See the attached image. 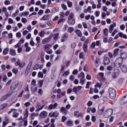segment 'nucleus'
Masks as SVG:
<instances>
[{
	"mask_svg": "<svg viewBox=\"0 0 127 127\" xmlns=\"http://www.w3.org/2000/svg\"><path fill=\"white\" fill-rule=\"evenodd\" d=\"M74 29L72 27H69L68 29H67V32L69 33H72Z\"/></svg>",
	"mask_w": 127,
	"mask_h": 127,
	"instance_id": "nucleus-50",
	"label": "nucleus"
},
{
	"mask_svg": "<svg viewBox=\"0 0 127 127\" xmlns=\"http://www.w3.org/2000/svg\"><path fill=\"white\" fill-rule=\"evenodd\" d=\"M52 38V36L48 37L46 38H45V39L42 40V43L43 44H45L48 43L49 42H50V41H51Z\"/></svg>",
	"mask_w": 127,
	"mask_h": 127,
	"instance_id": "nucleus-17",
	"label": "nucleus"
},
{
	"mask_svg": "<svg viewBox=\"0 0 127 127\" xmlns=\"http://www.w3.org/2000/svg\"><path fill=\"white\" fill-rule=\"evenodd\" d=\"M105 111V107H103L101 109L98 110L97 114L99 116L103 115L104 112Z\"/></svg>",
	"mask_w": 127,
	"mask_h": 127,
	"instance_id": "nucleus-26",
	"label": "nucleus"
},
{
	"mask_svg": "<svg viewBox=\"0 0 127 127\" xmlns=\"http://www.w3.org/2000/svg\"><path fill=\"white\" fill-rule=\"evenodd\" d=\"M73 16H74V14H73V13L72 12L70 13L68 16V20L73 19Z\"/></svg>",
	"mask_w": 127,
	"mask_h": 127,
	"instance_id": "nucleus-47",
	"label": "nucleus"
},
{
	"mask_svg": "<svg viewBox=\"0 0 127 127\" xmlns=\"http://www.w3.org/2000/svg\"><path fill=\"white\" fill-rule=\"evenodd\" d=\"M75 23V20L74 19H72L68 20V24L70 25H73Z\"/></svg>",
	"mask_w": 127,
	"mask_h": 127,
	"instance_id": "nucleus-37",
	"label": "nucleus"
},
{
	"mask_svg": "<svg viewBox=\"0 0 127 127\" xmlns=\"http://www.w3.org/2000/svg\"><path fill=\"white\" fill-rule=\"evenodd\" d=\"M11 94H9V93H7V94H6L5 95H3V96H2V97H1V101H5L6 99H7L9 96H11Z\"/></svg>",
	"mask_w": 127,
	"mask_h": 127,
	"instance_id": "nucleus-25",
	"label": "nucleus"
},
{
	"mask_svg": "<svg viewBox=\"0 0 127 127\" xmlns=\"http://www.w3.org/2000/svg\"><path fill=\"white\" fill-rule=\"evenodd\" d=\"M19 82L17 81L12 82L11 84L10 89L12 90H16L18 86Z\"/></svg>",
	"mask_w": 127,
	"mask_h": 127,
	"instance_id": "nucleus-6",
	"label": "nucleus"
},
{
	"mask_svg": "<svg viewBox=\"0 0 127 127\" xmlns=\"http://www.w3.org/2000/svg\"><path fill=\"white\" fill-rule=\"evenodd\" d=\"M120 73V70L119 69L116 68L114 69V73L112 74V77L113 78H116L118 76H119Z\"/></svg>",
	"mask_w": 127,
	"mask_h": 127,
	"instance_id": "nucleus-10",
	"label": "nucleus"
},
{
	"mask_svg": "<svg viewBox=\"0 0 127 127\" xmlns=\"http://www.w3.org/2000/svg\"><path fill=\"white\" fill-rule=\"evenodd\" d=\"M124 62V60L123 59L121 58H118L117 59L114 63L115 66L116 67V68H119V67L122 66V64H123Z\"/></svg>",
	"mask_w": 127,
	"mask_h": 127,
	"instance_id": "nucleus-2",
	"label": "nucleus"
},
{
	"mask_svg": "<svg viewBox=\"0 0 127 127\" xmlns=\"http://www.w3.org/2000/svg\"><path fill=\"white\" fill-rule=\"evenodd\" d=\"M52 45L51 44H47L44 46V48L45 49V51L46 52L47 54L51 55L53 53V51L51 48Z\"/></svg>",
	"mask_w": 127,
	"mask_h": 127,
	"instance_id": "nucleus-3",
	"label": "nucleus"
},
{
	"mask_svg": "<svg viewBox=\"0 0 127 127\" xmlns=\"http://www.w3.org/2000/svg\"><path fill=\"white\" fill-rule=\"evenodd\" d=\"M59 37V33L55 34V35H54V40H58Z\"/></svg>",
	"mask_w": 127,
	"mask_h": 127,
	"instance_id": "nucleus-58",
	"label": "nucleus"
},
{
	"mask_svg": "<svg viewBox=\"0 0 127 127\" xmlns=\"http://www.w3.org/2000/svg\"><path fill=\"white\" fill-rule=\"evenodd\" d=\"M36 41L37 42V44H36V45L37 47H39V43H40V42H41V38L39 36L36 37Z\"/></svg>",
	"mask_w": 127,
	"mask_h": 127,
	"instance_id": "nucleus-35",
	"label": "nucleus"
},
{
	"mask_svg": "<svg viewBox=\"0 0 127 127\" xmlns=\"http://www.w3.org/2000/svg\"><path fill=\"white\" fill-rule=\"evenodd\" d=\"M111 61L110 59L107 57V55H105L103 61V64L104 65H108L110 63Z\"/></svg>",
	"mask_w": 127,
	"mask_h": 127,
	"instance_id": "nucleus-7",
	"label": "nucleus"
},
{
	"mask_svg": "<svg viewBox=\"0 0 127 127\" xmlns=\"http://www.w3.org/2000/svg\"><path fill=\"white\" fill-rule=\"evenodd\" d=\"M23 114H24V116H25L24 118L27 119L28 118V110L27 109H26V111H24L23 112Z\"/></svg>",
	"mask_w": 127,
	"mask_h": 127,
	"instance_id": "nucleus-46",
	"label": "nucleus"
},
{
	"mask_svg": "<svg viewBox=\"0 0 127 127\" xmlns=\"http://www.w3.org/2000/svg\"><path fill=\"white\" fill-rule=\"evenodd\" d=\"M82 48L85 53H87L88 52V45L83 44Z\"/></svg>",
	"mask_w": 127,
	"mask_h": 127,
	"instance_id": "nucleus-33",
	"label": "nucleus"
},
{
	"mask_svg": "<svg viewBox=\"0 0 127 127\" xmlns=\"http://www.w3.org/2000/svg\"><path fill=\"white\" fill-rule=\"evenodd\" d=\"M18 115H19V113L18 112H17V110L14 109V110L13 111V115H12L13 118H16L18 117Z\"/></svg>",
	"mask_w": 127,
	"mask_h": 127,
	"instance_id": "nucleus-23",
	"label": "nucleus"
},
{
	"mask_svg": "<svg viewBox=\"0 0 127 127\" xmlns=\"http://www.w3.org/2000/svg\"><path fill=\"white\" fill-rule=\"evenodd\" d=\"M75 33L77 36L79 37H81L82 36V33L80 30H77L75 31Z\"/></svg>",
	"mask_w": 127,
	"mask_h": 127,
	"instance_id": "nucleus-34",
	"label": "nucleus"
},
{
	"mask_svg": "<svg viewBox=\"0 0 127 127\" xmlns=\"http://www.w3.org/2000/svg\"><path fill=\"white\" fill-rule=\"evenodd\" d=\"M109 97L111 99H114L117 96V91L113 88H109L108 90Z\"/></svg>",
	"mask_w": 127,
	"mask_h": 127,
	"instance_id": "nucleus-1",
	"label": "nucleus"
},
{
	"mask_svg": "<svg viewBox=\"0 0 127 127\" xmlns=\"http://www.w3.org/2000/svg\"><path fill=\"white\" fill-rule=\"evenodd\" d=\"M46 34V32H45L44 30H42L39 32L38 35L41 37L43 38L45 36Z\"/></svg>",
	"mask_w": 127,
	"mask_h": 127,
	"instance_id": "nucleus-31",
	"label": "nucleus"
},
{
	"mask_svg": "<svg viewBox=\"0 0 127 127\" xmlns=\"http://www.w3.org/2000/svg\"><path fill=\"white\" fill-rule=\"evenodd\" d=\"M121 68L122 71H123V72L124 73L127 72V67L124 64L121 66Z\"/></svg>",
	"mask_w": 127,
	"mask_h": 127,
	"instance_id": "nucleus-29",
	"label": "nucleus"
},
{
	"mask_svg": "<svg viewBox=\"0 0 127 127\" xmlns=\"http://www.w3.org/2000/svg\"><path fill=\"white\" fill-rule=\"evenodd\" d=\"M56 54L57 55H61L62 53V51L60 49L57 50L55 52Z\"/></svg>",
	"mask_w": 127,
	"mask_h": 127,
	"instance_id": "nucleus-61",
	"label": "nucleus"
},
{
	"mask_svg": "<svg viewBox=\"0 0 127 127\" xmlns=\"http://www.w3.org/2000/svg\"><path fill=\"white\" fill-rule=\"evenodd\" d=\"M12 72L15 74V75H17L18 72V69L17 68H13L12 69Z\"/></svg>",
	"mask_w": 127,
	"mask_h": 127,
	"instance_id": "nucleus-42",
	"label": "nucleus"
},
{
	"mask_svg": "<svg viewBox=\"0 0 127 127\" xmlns=\"http://www.w3.org/2000/svg\"><path fill=\"white\" fill-rule=\"evenodd\" d=\"M30 96V94L29 93H28V94H25V95H24V98H25V99L27 100V99H29Z\"/></svg>",
	"mask_w": 127,
	"mask_h": 127,
	"instance_id": "nucleus-64",
	"label": "nucleus"
},
{
	"mask_svg": "<svg viewBox=\"0 0 127 127\" xmlns=\"http://www.w3.org/2000/svg\"><path fill=\"white\" fill-rule=\"evenodd\" d=\"M73 123L72 122V121H71V120H68V121H67L66 123V126L67 127H71L73 126Z\"/></svg>",
	"mask_w": 127,
	"mask_h": 127,
	"instance_id": "nucleus-38",
	"label": "nucleus"
},
{
	"mask_svg": "<svg viewBox=\"0 0 127 127\" xmlns=\"http://www.w3.org/2000/svg\"><path fill=\"white\" fill-rule=\"evenodd\" d=\"M113 111L112 109H109L106 111V113L107 114V117L111 116L113 114Z\"/></svg>",
	"mask_w": 127,
	"mask_h": 127,
	"instance_id": "nucleus-27",
	"label": "nucleus"
},
{
	"mask_svg": "<svg viewBox=\"0 0 127 127\" xmlns=\"http://www.w3.org/2000/svg\"><path fill=\"white\" fill-rule=\"evenodd\" d=\"M91 9H92L91 6H88V7H87V9H84V12L86 13L88 12H89V11H91Z\"/></svg>",
	"mask_w": 127,
	"mask_h": 127,
	"instance_id": "nucleus-44",
	"label": "nucleus"
},
{
	"mask_svg": "<svg viewBox=\"0 0 127 127\" xmlns=\"http://www.w3.org/2000/svg\"><path fill=\"white\" fill-rule=\"evenodd\" d=\"M119 48L115 49L114 52V55H113V56L114 58L117 57L118 55H119Z\"/></svg>",
	"mask_w": 127,
	"mask_h": 127,
	"instance_id": "nucleus-32",
	"label": "nucleus"
},
{
	"mask_svg": "<svg viewBox=\"0 0 127 127\" xmlns=\"http://www.w3.org/2000/svg\"><path fill=\"white\" fill-rule=\"evenodd\" d=\"M57 92V93H58V94L57 95V98L58 99H60L64 97V96H65V94L66 93V91H62V90L60 88L58 89Z\"/></svg>",
	"mask_w": 127,
	"mask_h": 127,
	"instance_id": "nucleus-5",
	"label": "nucleus"
},
{
	"mask_svg": "<svg viewBox=\"0 0 127 127\" xmlns=\"http://www.w3.org/2000/svg\"><path fill=\"white\" fill-rule=\"evenodd\" d=\"M50 18V15H44L42 18H40V20L42 21V20H49Z\"/></svg>",
	"mask_w": 127,
	"mask_h": 127,
	"instance_id": "nucleus-22",
	"label": "nucleus"
},
{
	"mask_svg": "<svg viewBox=\"0 0 127 127\" xmlns=\"http://www.w3.org/2000/svg\"><path fill=\"white\" fill-rule=\"evenodd\" d=\"M59 115V114L58 113V112H53V113H49V116H50V117L51 118H58Z\"/></svg>",
	"mask_w": 127,
	"mask_h": 127,
	"instance_id": "nucleus-19",
	"label": "nucleus"
},
{
	"mask_svg": "<svg viewBox=\"0 0 127 127\" xmlns=\"http://www.w3.org/2000/svg\"><path fill=\"white\" fill-rule=\"evenodd\" d=\"M20 68H23V67H24L25 66V62H22L20 63L19 65Z\"/></svg>",
	"mask_w": 127,
	"mask_h": 127,
	"instance_id": "nucleus-48",
	"label": "nucleus"
},
{
	"mask_svg": "<svg viewBox=\"0 0 127 127\" xmlns=\"http://www.w3.org/2000/svg\"><path fill=\"white\" fill-rule=\"evenodd\" d=\"M108 36H103V42L104 43H111L112 40H108Z\"/></svg>",
	"mask_w": 127,
	"mask_h": 127,
	"instance_id": "nucleus-30",
	"label": "nucleus"
},
{
	"mask_svg": "<svg viewBox=\"0 0 127 127\" xmlns=\"http://www.w3.org/2000/svg\"><path fill=\"white\" fill-rule=\"evenodd\" d=\"M118 33V29H115L113 32H112V36H114L116 34Z\"/></svg>",
	"mask_w": 127,
	"mask_h": 127,
	"instance_id": "nucleus-63",
	"label": "nucleus"
},
{
	"mask_svg": "<svg viewBox=\"0 0 127 127\" xmlns=\"http://www.w3.org/2000/svg\"><path fill=\"white\" fill-rule=\"evenodd\" d=\"M15 22L13 21L12 18H9L8 19V24H12V23H15Z\"/></svg>",
	"mask_w": 127,
	"mask_h": 127,
	"instance_id": "nucleus-49",
	"label": "nucleus"
},
{
	"mask_svg": "<svg viewBox=\"0 0 127 127\" xmlns=\"http://www.w3.org/2000/svg\"><path fill=\"white\" fill-rule=\"evenodd\" d=\"M102 86V82H100V83H99V82H97L95 85V87H101Z\"/></svg>",
	"mask_w": 127,
	"mask_h": 127,
	"instance_id": "nucleus-53",
	"label": "nucleus"
},
{
	"mask_svg": "<svg viewBox=\"0 0 127 127\" xmlns=\"http://www.w3.org/2000/svg\"><path fill=\"white\" fill-rule=\"evenodd\" d=\"M69 73H70V72L69 70L66 71L63 74V76L65 77L68 75H69Z\"/></svg>",
	"mask_w": 127,
	"mask_h": 127,
	"instance_id": "nucleus-45",
	"label": "nucleus"
},
{
	"mask_svg": "<svg viewBox=\"0 0 127 127\" xmlns=\"http://www.w3.org/2000/svg\"><path fill=\"white\" fill-rule=\"evenodd\" d=\"M30 44L32 47H34L35 43H34V42L33 41V38H32L30 40Z\"/></svg>",
	"mask_w": 127,
	"mask_h": 127,
	"instance_id": "nucleus-51",
	"label": "nucleus"
},
{
	"mask_svg": "<svg viewBox=\"0 0 127 127\" xmlns=\"http://www.w3.org/2000/svg\"><path fill=\"white\" fill-rule=\"evenodd\" d=\"M77 77L80 79H84L85 73L84 72H81L80 74H78Z\"/></svg>",
	"mask_w": 127,
	"mask_h": 127,
	"instance_id": "nucleus-36",
	"label": "nucleus"
},
{
	"mask_svg": "<svg viewBox=\"0 0 127 127\" xmlns=\"http://www.w3.org/2000/svg\"><path fill=\"white\" fill-rule=\"evenodd\" d=\"M38 93L40 95V96H42L44 94V91L42 89H40L38 90Z\"/></svg>",
	"mask_w": 127,
	"mask_h": 127,
	"instance_id": "nucleus-59",
	"label": "nucleus"
},
{
	"mask_svg": "<svg viewBox=\"0 0 127 127\" xmlns=\"http://www.w3.org/2000/svg\"><path fill=\"white\" fill-rule=\"evenodd\" d=\"M127 103V95L124 96L122 98L120 104L121 105H124Z\"/></svg>",
	"mask_w": 127,
	"mask_h": 127,
	"instance_id": "nucleus-9",
	"label": "nucleus"
},
{
	"mask_svg": "<svg viewBox=\"0 0 127 127\" xmlns=\"http://www.w3.org/2000/svg\"><path fill=\"white\" fill-rule=\"evenodd\" d=\"M29 14V11H24L23 12H22V14H21L20 13L19 14V16H27Z\"/></svg>",
	"mask_w": 127,
	"mask_h": 127,
	"instance_id": "nucleus-39",
	"label": "nucleus"
},
{
	"mask_svg": "<svg viewBox=\"0 0 127 127\" xmlns=\"http://www.w3.org/2000/svg\"><path fill=\"white\" fill-rule=\"evenodd\" d=\"M43 66H44V65L42 64H36L34 66L33 69L34 70H38V69L42 70L43 68Z\"/></svg>",
	"mask_w": 127,
	"mask_h": 127,
	"instance_id": "nucleus-15",
	"label": "nucleus"
},
{
	"mask_svg": "<svg viewBox=\"0 0 127 127\" xmlns=\"http://www.w3.org/2000/svg\"><path fill=\"white\" fill-rule=\"evenodd\" d=\"M19 9H16L15 10V11L14 13H13V14L12 15V17H16V16L18 15V13H19Z\"/></svg>",
	"mask_w": 127,
	"mask_h": 127,
	"instance_id": "nucleus-40",
	"label": "nucleus"
},
{
	"mask_svg": "<svg viewBox=\"0 0 127 127\" xmlns=\"http://www.w3.org/2000/svg\"><path fill=\"white\" fill-rule=\"evenodd\" d=\"M8 51H9L8 48H5L4 50L3 51L2 54L3 55H6L8 53Z\"/></svg>",
	"mask_w": 127,
	"mask_h": 127,
	"instance_id": "nucleus-43",
	"label": "nucleus"
},
{
	"mask_svg": "<svg viewBox=\"0 0 127 127\" xmlns=\"http://www.w3.org/2000/svg\"><path fill=\"white\" fill-rule=\"evenodd\" d=\"M104 36H108L109 31L107 28H105L103 30Z\"/></svg>",
	"mask_w": 127,
	"mask_h": 127,
	"instance_id": "nucleus-41",
	"label": "nucleus"
},
{
	"mask_svg": "<svg viewBox=\"0 0 127 127\" xmlns=\"http://www.w3.org/2000/svg\"><path fill=\"white\" fill-rule=\"evenodd\" d=\"M20 64V61L19 60H17L15 62V66H19Z\"/></svg>",
	"mask_w": 127,
	"mask_h": 127,
	"instance_id": "nucleus-56",
	"label": "nucleus"
},
{
	"mask_svg": "<svg viewBox=\"0 0 127 127\" xmlns=\"http://www.w3.org/2000/svg\"><path fill=\"white\" fill-rule=\"evenodd\" d=\"M60 112L64 115H66L69 113V111L67 110L64 107H62Z\"/></svg>",
	"mask_w": 127,
	"mask_h": 127,
	"instance_id": "nucleus-14",
	"label": "nucleus"
},
{
	"mask_svg": "<svg viewBox=\"0 0 127 127\" xmlns=\"http://www.w3.org/2000/svg\"><path fill=\"white\" fill-rule=\"evenodd\" d=\"M79 59H84V54L83 52H81L79 54Z\"/></svg>",
	"mask_w": 127,
	"mask_h": 127,
	"instance_id": "nucleus-55",
	"label": "nucleus"
},
{
	"mask_svg": "<svg viewBox=\"0 0 127 127\" xmlns=\"http://www.w3.org/2000/svg\"><path fill=\"white\" fill-rule=\"evenodd\" d=\"M74 116L76 118H83L84 114L82 112H79V111H74Z\"/></svg>",
	"mask_w": 127,
	"mask_h": 127,
	"instance_id": "nucleus-8",
	"label": "nucleus"
},
{
	"mask_svg": "<svg viewBox=\"0 0 127 127\" xmlns=\"http://www.w3.org/2000/svg\"><path fill=\"white\" fill-rule=\"evenodd\" d=\"M82 89V86H75L73 88V92H74L76 94H78V92L80 91Z\"/></svg>",
	"mask_w": 127,
	"mask_h": 127,
	"instance_id": "nucleus-13",
	"label": "nucleus"
},
{
	"mask_svg": "<svg viewBox=\"0 0 127 127\" xmlns=\"http://www.w3.org/2000/svg\"><path fill=\"white\" fill-rule=\"evenodd\" d=\"M58 106V104L57 103H55L54 105L50 104L48 107V110H52L53 109H55Z\"/></svg>",
	"mask_w": 127,
	"mask_h": 127,
	"instance_id": "nucleus-18",
	"label": "nucleus"
},
{
	"mask_svg": "<svg viewBox=\"0 0 127 127\" xmlns=\"http://www.w3.org/2000/svg\"><path fill=\"white\" fill-rule=\"evenodd\" d=\"M32 64H33V62L32 61H31L29 62V64H28V65L26 68V70L25 72V76H28V74H29V73L30 72V71L31 69V66H32Z\"/></svg>",
	"mask_w": 127,
	"mask_h": 127,
	"instance_id": "nucleus-4",
	"label": "nucleus"
},
{
	"mask_svg": "<svg viewBox=\"0 0 127 127\" xmlns=\"http://www.w3.org/2000/svg\"><path fill=\"white\" fill-rule=\"evenodd\" d=\"M38 77L39 78H43V72L40 71L38 72Z\"/></svg>",
	"mask_w": 127,
	"mask_h": 127,
	"instance_id": "nucleus-54",
	"label": "nucleus"
},
{
	"mask_svg": "<svg viewBox=\"0 0 127 127\" xmlns=\"http://www.w3.org/2000/svg\"><path fill=\"white\" fill-rule=\"evenodd\" d=\"M67 6L69 8H71L72 6V2L71 1H67Z\"/></svg>",
	"mask_w": 127,
	"mask_h": 127,
	"instance_id": "nucleus-57",
	"label": "nucleus"
},
{
	"mask_svg": "<svg viewBox=\"0 0 127 127\" xmlns=\"http://www.w3.org/2000/svg\"><path fill=\"white\" fill-rule=\"evenodd\" d=\"M121 59L122 60L126 59L127 58V53L126 52L122 53L121 54Z\"/></svg>",
	"mask_w": 127,
	"mask_h": 127,
	"instance_id": "nucleus-28",
	"label": "nucleus"
},
{
	"mask_svg": "<svg viewBox=\"0 0 127 127\" xmlns=\"http://www.w3.org/2000/svg\"><path fill=\"white\" fill-rule=\"evenodd\" d=\"M117 26L116 23L114 22L113 24H112L109 26V31L110 34H112L113 33L114 28Z\"/></svg>",
	"mask_w": 127,
	"mask_h": 127,
	"instance_id": "nucleus-12",
	"label": "nucleus"
},
{
	"mask_svg": "<svg viewBox=\"0 0 127 127\" xmlns=\"http://www.w3.org/2000/svg\"><path fill=\"white\" fill-rule=\"evenodd\" d=\"M8 107V104L7 103H3L1 105H0V110L2 111V110H4L6 107Z\"/></svg>",
	"mask_w": 127,
	"mask_h": 127,
	"instance_id": "nucleus-21",
	"label": "nucleus"
},
{
	"mask_svg": "<svg viewBox=\"0 0 127 127\" xmlns=\"http://www.w3.org/2000/svg\"><path fill=\"white\" fill-rule=\"evenodd\" d=\"M65 70V65H61V73H63Z\"/></svg>",
	"mask_w": 127,
	"mask_h": 127,
	"instance_id": "nucleus-60",
	"label": "nucleus"
},
{
	"mask_svg": "<svg viewBox=\"0 0 127 127\" xmlns=\"http://www.w3.org/2000/svg\"><path fill=\"white\" fill-rule=\"evenodd\" d=\"M82 26L83 27L85 28V29H87L88 28V25L85 22H83L82 23Z\"/></svg>",
	"mask_w": 127,
	"mask_h": 127,
	"instance_id": "nucleus-62",
	"label": "nucleus"
},
{
	"mask_svg": "<svg viewBox=\"0 0 127 127\" xmlns=\"http://www.w3.org/2000/svg\"><path fill=\"white\" fill-rule=\"evenodd\" d=\"M65 21V19L64 18H61V19H59L58 24H60L61 22H64Z\"/></svg>",
	"mask_w": 127,
	"mask_h": 127,
	"instance_id": "nucleus-52",
	"label": "nucleus"
},
{
	"mask_svg": "<svg viewBox=\"0 0 127 127\" xmlns=\"http://www.w3.org/2000/svg\"><path fill=\"white\" fill-rule=\"evenodd\" d=\"M41 106V104L40 103H37V104L36 106V108L37 109L36 111V112H39L40 111H41V110H42L44 107L45 106V105H42Z\"/></svg>",
	"mask_w": 127,
	"mask_h": 127,
	"instance_id": "nucleus-11",
	"label": "nucleus"
},
{
	"mask_svg": "<svg viewBox=\"0 0 127 127\" xmlns=\"http://www.w3.org/2000/svg\"><path fill=\"white\" fill-rule=\"evenodd\" d=\"M9 54L12 56H15L16 55V52L14 49L11 48L9 50Z\"/></svg>",
	"mask_w": 127,
	"mask_h": 127,
	"instance_id": "nucleus-24",
	"label": "nucleus"
},
{
	"mask_svg": "<svg viewBox=\"0 0 127 127\" xmlns=\"http://www.w3.org/2000/svg\"><path fill=\"white\" fill-rule=\"evenodd\" d=\"M48 114V113L47 111H43L42 112H41V113L39 115V116L41 118L44 119V118H46Z\"/></svg>",
	"mask_w": 127,
	"mask_h": 127,
	"instance_id": "nucleus-16",
	"label": "nucleus"
},
{
	"mask_svg": "<svg viewBox=\"0 0 127 127\" xmlns=\"http://www.w3.org/2000/svg\"><path fill=\"white\" fill-rule=\"evenodd\" d=\"M68 36V34L67 33L64 34V35H63L62 37V42H64L67 40Z\"/></svg>",
	"mask_w": 127,
	"mask_h": 127,
	"instance_id": "nucleus-20",
	"label": "nucleus"
}]
</instances>
